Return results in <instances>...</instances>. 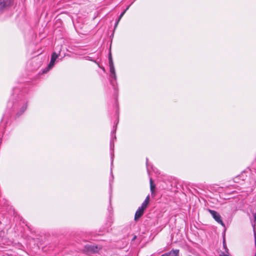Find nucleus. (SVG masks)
<instances>
[{
	"label": "nucleus",
	"instance_id": "nucleus-3",
	"mask_svg": "<svg viewBox=\"0 0 256 256\" xmlns=\"http://www.w3.org/2000/svg\"><path fill=\"white\" fill-rule=\"evenodd\" d=\"M84 250L88 253L94 254L98 252L97 246L88 244L84 246Z\"/></svg>",
	"mask_w": 256,
	"mask_h": 256
},
{
	"label": "nucleus",
	"instance_id": "nucleus-15",
	"mask_svg": "<svg viewBox=\"0 0 256 256\" xmlns=\"http://www.w3.org/2000/svg\"><path fill=\"white\" fill-rule=\"evenodd\" d=\"M254 242H255V246L256 248V234H254Z\"/></svg>",
	"mask_w": 256,
	"mask_h": 256
},
{
	"label": "nucleus",
	"instance_id": "nucleus-2",
	"mask_svg": "<svg viewBox=\"0 0 256 256\" xmlns=\"http://www.w3.org/2000/svg\"><path fill=\"white\" fill-rule=\"evenodd\" d=\"M13 2V0H0V13L10 7Z\"/></svg>",
	"mask_w": 256,
	"mask_h": 256
},
{
	"label": "nucleus",
	"instance_id": "nucleus-11",
	"mask_svg": "<svg viewBox=\"0 0 256 256\" xmlns=\"http://www.w3.org/2000/svg\"><path fill=\"white\" fill-rule=\"evenodd\" d=\"M150 191H151L152 193V194L154 191L155 186L153 184V182H152V178H150Z\"/></svg>",
	"mask_w": 256,
	"mask_h": 256
},
{
	"label": "nucleus",
	"instance_id": "nucleus-1",
	"mask_svg": "<svg viewBox=\"0 0 256 256\" xmlns=\"http://www.w3.org/2000/svg\"><path fill=\"white\" fill-rule=\"evenodd\" d=\"M208 211L218 223L220 224L223 226H225V224L222 220L220 215L217 212L210 209H208Z\"/></svg>",
	"mask_w": 256,
	"mask_h": 256
},
{
	"label": "nucleus",
	"instance_id": "nucleus-21",
	"mask_svg": "<svg viewBox=\"0 0 256 256\" xmlns=\"http://www.w3.org/2000/svg\"><path fill=\"white\" fill-rule=\"evenodd\" d=\"M256 256V254H255V256Z\"/></svg>",
	"mask_w": 256,
	"mask_h": 256
},
{
	"label": "nucleus",
	"instance_id": "nucleus-6",
	"mask_svg": "<svg viewBox=\"0 0 256 256\" xmlns=\"http://www.w3.org/2000/svg\"><path fill=\"white\" fill-rule=\"evenodd\" d=\"M161 256H179L178 250H172L168 252H166Z\"/></svg>",
	"mask_w": 256,
	"mask_h": 256
},
{
	"label": "nucleus",
	"instance_id": "nucleus-4",
	"mask_svg": "<svg viewBox=\"0 0 256 256\" xmlns=\"http://www.w3.org/2000/svg\"><path fill=\"white\" fill-rule=\"evenodd\" d=\"M58 58V54H56V52H54L52 54L50 61V62L48 66L50 68L53 67V66L55 62Z\"/></svg>",
	"mask_w": 256,
	"mask_h": 256
},
{
	"label": "nucleus",
	"instance_id": "nucleus-19",
	"mask_svg": "<svg viewBox=\"0 0 256 256\" xmlns=\"http://www.w3.org/2000/svg\"><path fill=\"white\" fill-rule=\"evenodd\" d=\"M111 84H112L113 86H114V82H113L112 80V81H111Z\"/></svg>",
	"mask_w": 256,
	"mask_h": 256
},
{
	"label": "nucleus",
	"instance_id": "nucleus-17",
	"mask_svg": "<svg viewBox=\"0 0 256 256\" xmlns=\"http://www.w3.org/2000/svg\"><path fill=\"white\" fill-rule=\"evenodd\" d=\"M119 21H118H118L116 22V24H115V26H116L118 23Z\"/></svg>",
	"mask_w": 256,
	"mask_h": 256
},
{
	"label": "nucleus",
	"instance_id": "nucleus-13",
	"mask_svg": "<svg viewBox=\"0 0 256 256\" xmlns=\"http://www.w3.org/2000/svg\"><path fill=\"white\" fill-rule=\"evenodd\" d=\"M125 12H126V10H124V12H122L120 14V16H119V18H118V21H120V20L122 18L123 16H124V14H125Z\"/></svg>",
	"mask_w": 256,
	"mask_h": 256
},
{
	"label": "nucleus",
	"instance_id": "nucleus-10",
	"mask_svg": "<svg viewBox=\"0 0 256 256\" xmlns=\"http://www.w3.org/2000/svg\"><path fill=\"white\" fill-rule=\"evenodd\" d=\"M149 202H150V196L148 195L146 197L145 200L142 203V204L140 206L142 207V208L146 209L149 203Z\"/></svg>",
	"mask_w": 256,
	"mask_h": 256
},
{
	"label": "nucleus",
	"instance_id": "nucleus-18",
	"mask_svg": "<svg viewBox=\"0 0 256 256\" xmlns=\"http://www.w3.org/2000/svg\"><path fill=\"white\" fill-rule=\"evenodd\" d=\"M112 162H113V158H112Z\"/></svg>",
	"mask_w": 256,
	"mask_h": 256
},
{
	"label": "nucleus",
	"instance_id": "nucleus-9",
	"mask_svg": "<svg viewBox=\"0 0 256 256\" xmlns=\"http://www.w3.org/2000/svg\"><path fill=\"white\" fill-rule=\"evenodd\" d=\"M116 131V128H115V129L112 132V136L113 140H111L110 142V147L111 149L114 147V140H116V136L115 134Z\"/></svg>",
	"mask_w": 256,
	"mask_h": 256
},
{
	"label": "nucleus",
	"instance_id": "nucleus-12",
	"mask_svg": "<svg viewBox=\"0 0 256 256\" xmlns=\"http://www.w3.org/2000/svg\"><path fill=\"white\" fill-rule=\"evenodd\" d=\"M108 61H109V66H114L110 53L109 54Z\"/></svg>",
	"mask_w": 256,
	"mask_h": 256
},
{
	"label": "nucleus",
	"instance_id": "nucleus-20",
	"mask_svg": "<svg viewBox=\"0 0 256 256\" xmlns=\"http://www.w3.org/2000/svg\"><path fill=\"white\" fill-rule=\"evenodd\" d=\"M148 159L146 158V164H148Z\"/></svg>",
	"mask_w": 256,
	"mask_h": 256
},
{
	"label": "nucleus",
	"instance_id": "nucleus-16",
	"mask_svg": "<svg viewBox=\"0 0 256 256\" xmlns=\"http://www.w3.org/2000/svg\"><path fill=\"white\" fill-rule=\"evenodd\" d=\"M130 5L126 7V9L124 10H126V12L127 10H128V9L129 8H130Z\"/></svg>",
	"mask_w": 256,
	"mask_h": 256
},
{
	"label": "nucleus",
	"instance_id": "nucleus-14",
	"mask_svg": "<svg viewBox=\"0 0 256 256\" xmlns=\"http://www.w3.org/2000/svg\"><path fill=\"white\" fill-rule=\"evenodd\" d=\"M223 243H224V248L226 250H227L228 248H227L226 246V244L225 240H224Z\"/></svg>",
	"mask_w": 256,
	"mask_h": 256
},
{
	"label": "nucleus",
	"instance_id": "nucleus-7",
	"mask_svg": "<svg viewBox=\"0 0 256 256\" xmlns=\"http://www.w3.org/2000/svg\"><path fill=\"white\" fill-rule=\"evenodd\" d=\"M27 108V103L24 104H23L22 107L20 108V110L19 111L16 113V116L19 117L21 115H22L24 112L26 111V110Z\"/></svg>",
	"mask_w": 256,
	"mask_h": 256
},
{
	"label": "nucleus",
	"instance_id": "nucleus-5",
	"mask_svg": "<svg viewBox=\"0 0 256 256\" xmlns=\"http://www.w3.org/2000/svg\"><path fill=\"white\" fill-rule=\"evenodd\" d=\"M144 208H142V207L140 206L138 208L136 212L135 216H134V220H137L140 218L144 212Z\"/></svg>",
	"mask_w": 256,
	"mask_h": 256
},
{
	"label": "nucleus",
	"instance_id": "nucleus-8",
	"mask_svg": "<svg viewBox=\"0 0 256 256\" xmlns=\"http://www.w3.org/2000/svg\"><path fill=\"white\" fill-rule=\"evenodd\" d=\"M110 76L114 80H116V76L115 72V69L114 66H110Z\"/></svg>",
	"mask_w": 256,
	"mask_h": 256
}]
</instances>
